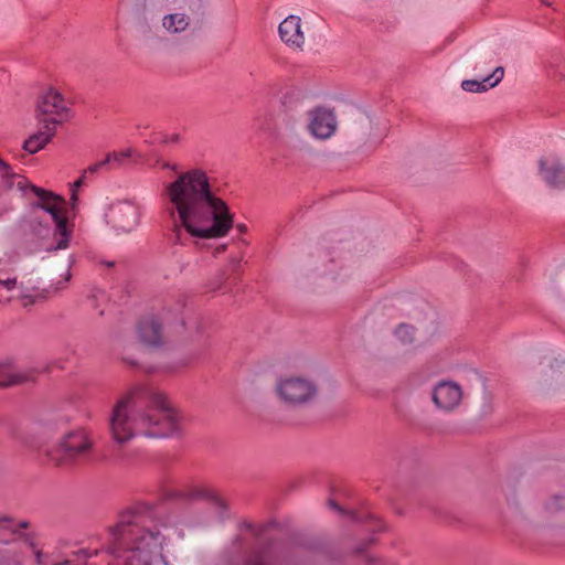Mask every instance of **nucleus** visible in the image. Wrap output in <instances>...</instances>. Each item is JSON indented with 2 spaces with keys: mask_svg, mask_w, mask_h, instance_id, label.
Returning <instances> with one entry per match:
<instances>
[{
  "mask_svg": "<svg viewBox=\"0 0 565 565\" xmlns=\"http://www.w3.org/2000/svg\"><path fill=\"white\" fill-rule=\"evenodd\" d=\"M39 129L32 134L24 142L23 149L33 154L42 150L47 143L52 141L56 134V128L46 125H38Z\"/></svg>",
  "mask_w": 565,
  "mask_h": 565,
  "instance_id": "15",
  "label": "nucleus"
},
{
  "mask_svg": "<svg viewBox=\"0 0 565 565\" xmlns=\"http://www.w3.org/2000/svg\"><path fill=\"white\" fill-rule=\"evenodd\" d=\"M329 505H330L332 509H334V510H337V511H339V512H341V511H342V510L340 509V507H339L335 502H333L332 500H330V501H329Z\"/></svg>",
  "mask_w": 565,
  "mask_h": 565,
  "instance_id": "26",
  "label": "nucleus"
},
{
  "mask_svg": "<svg viewBox=\"0 0 565 565\" xmlns=\"http://www.w3.org/2000/svg\"><path fill=\"white\" fill-rule=\"evenodd\" d=\"M0 177L6 180V182L8 183V185L10 186L11 183L9 182L11 178H15V174L12 172V169L11 167L4 162L1 158H0Z\"/></svg>",
  "mask_w": 565,
  "mask_h": 565,
  "instance_id": "22",
  "label": "nucleus"
},
{
  "mask_svg": "<svg viewBox=\"0 0 565 565\" xmlns=\"http://www.w3.org/2000/svg\"><path fill=\"white\" fill-rule=\"evenodd\" d=\"M413 334L414 328L407 324H399L395 330V335L403 343L411 342L413 340Z\"/></svg>",
  "mask_w": 565,
  "mask_h": 565,
  "instance_id": "21",
  "label": "nucleus"
},
{
  "mask_svg": "<svg viewBox=\"0 0 565 565\" xmlns=\"http://www.w3.org/2000/svg\"><path fill=\"white\" fill-rule=\"evenodd\" d=\"M308 130L317 139H328L337 130V118L332 110L315 108L308 113Z\"/></svg>",
  "mask_w": 565,
  "mask_h": 565,
  "instance_id": "8",
  "label": "nucleus"
},
{
  "mask_svg": "<svg viewBox=\"0 0 565 565\" xmlns=\"http://www.w3.org/2000/svg\"><path fill=\"white\" fill-rule=\"evenodd\" d=\"M189 25V19L183 13H171L162 19V26L170 33L184 31Z\"/></svg>",
  "mask_w": 565,
  "mask_h": 565,
  "instance_id": "16",
  "label": "nucleus"
},
{
  "mask_svg": "<svg viewBox=\"0 0 565 565\" xmlns=\"http://www.w3.org/2000/svg\"><path fill=\"white\" fill-rule=\"evenodd\" d=\"M172 220V243L185 245L189 237H225L234 225V213L214 191L212 179L201 168L180 172L161 192Z\"/></svg>",
  "mask_w": 565,
  "mask_h": 565,
  "instance_id": "1",
  "label": "nucleus"
},
{
  "mask_svg": "<svg viewBox=\"0 0 565 565\" xmlns=\"http://www.w3.org/2000/svg\"><path fill=\"white\" fill-rule=\"evenodd\" d=\"M28 379L25 373L17 372L9 365H0V386L20 384Z\"/></svg>",
  "mask_w": 565,
  "mask_h": 565,
  "instance_id": "17",
  "label": "nucleus"
},
{
  "mask_svg": "<svg viewBox=\"0 0 565 565\" xmlns=\"http://www.w3.org/2000/svg\"><path fill=\"white\" fill-rule=\"evenodd\" d=\"M543 179L555 189L565 188V167L555 156H547L539 162Z\"/></svg>",
  "mask_w": 565,
  "mask_h": 565,
  "instance_id": "12",
  "label": "nucleus"
},
{
  "mask_svg": "<svg viewBox=\"0 0 565 565\" xmlns=\"http://www.w3.org/2000/svg\"><path fill=\"white\" fill-rule=\"evenodd\" d=\"M248 565H264V563L260 561V558L257 556L255 559H253Z\"/></svg>",
  "mask_w": 565,
  "mask_h": 565,
  "instance_id": "27",
  "label": "nucleus"
},
{
  "mask_svg": "<svg viewBox=\"0 0 565 565\" xmlns=\"http://www.w3.org/2000/svg\"><path fill=\"white\" fill-rule=\"evenodd\" d=\"M275 391L282 403L291 406L308 404L317 395V386L311 380L296 375L279 379Z\"/></svg>",
  "mask_w": 565,
  "mask_h": 565,
  "instance_id": "6",
  "label": "nucleus"
},
{
  "mask_svg": "<svg viewBox=\"0 0 565 565\" xmlns=\"http://www.w3.org/2000/svg\"><path fill=\"white\" fill-rule=\"evenodd\" d=\"M131 156L132 150L130 148L113 151L105 157V162L108 163L109 169H115L125 164Z\"/></svg>",
  "mask_w": 565,
  "mask_h": 565,
  "instance_id": "19",
  "label": "nucleus"
},
{
  "mask_svg": "<svg viewBox=\"0 0 565 565\" xmlns=\"http://www.w3.org/2000/svg\"><path fill=\"white\" fill-rule=\"evenodd\" d=\"M181 415L162 392L140 385L122 395L108 417V431L117 445L137 435L162 438L180 428Z\"/></svg>",
  "mask_w": 565,
  "mask_h": 565,
  "instance_id": "2",
  "label": "nucleus"
},
{
  "mask_svg": "<svg viewBox=\"0 0 565 565\" xmlns=\"http://www.w3.org/2000/svg\"><path fill=\"white\" fill-rule=\"evenodd\" d=\"M34 115L38 125L57 129L70 118L68 103L56 88L47 87L36 99Z\"/></svg>",
  "mask_w": 565,
  "mask_h": 565,
  "instance_id": "5",
  "label": "nucleus"
},
{
  "mask_svg": "<svg viewBox=\"0 0 565 565\" xmlns=\"http://www.w3.org/2000/svg\"><path fill=\"white\" fill-rule=\"evenodd\" d=\"M0 530L13 534L14 527H13L12 521L9 519H6V518L0 519Z\"/></svg>",
  "mask_w": 565,
  "mask_h": 565,
  "instance_id": "25",
  "label": "nucleus"
},
{
  "mask_svg": "<svg viewBox=\"0 0 565 565\" xmlns=\"http://www.w3.org/2000/svg\"><path fill=\"white\" fill-rule=\"evenodd\" d=\"M70 278H71V274H70V273H67V274H66V278H65V280H66V281H68V280H70Z\"/></svg>",
  "mask_w": 565,
  "mask_h": 565,
  "instance_id": "30",
  "label": "nucleus"
},
{
  "mask_svg": "<svg viewBox=\"0 0 565 565\" xmlns=\"http://www.w3.org/2000/svg\"><path fill=\"white\" fill-rule=\"evenodd\" d=\"M237 228H238V231H241V232H244V231L246 230L245 225H243V224H242V225H238V226H237Z\"/></svg>",
  "mask_w": 565,
  "mask_h": 565,
  "instance_id": "29",
  "label": "nucleus"
},
{
  "mask_svg": "<svg viewBox=\"0 0 565 565\" xmlns=\"http://www.w3.org/2000/svg\"><path fill=\"white\" fill-rule=\"evenodd\" d=\"M92 447L93 440L85 429H77L66 434L60 443V448L64 451L65 457L70 459L88 454Z\"/></svg>",
  "mask_w": 565,
  "mask_h": 565,
  "instance_id": "11",
  "label": "nucleus"
},
{
  "mask_svg": "<svg viewBox=\"0 0 565 565\" xmlns=\"http://www.w3.org/2000/svg\"><path fill=\"white\" fill-rule=\"evenodd\" d=\"M140 216V207L131 200L113 202L105 214L108 225L119 233H128L136 228Z\"/></svg>",
  "mask_w": 565,
  "mask_h": 565,
  "instance_id": "7",
  "label": "nucleus"
},
{
  "mask_svg": "<svg viewBox=\"0 0 565 565\" xmlns=\"http://www.w3.org/2000/svg\"><path fill=\"white\" fill-rule=\"evenodd\" d=\"M137 333L140 341L149 347H159L163 341L162 326L153 317L142 319L137 327Z\"/></svg>",
  "mask_w": 565,
  "mask_h": 565,
  "instance_id": "13",
  "label": "nucleus"
},
{
  "mask_svg": "<svg viewBox=\"0 0 565 565\" xmlns=\"http://www.w3.org/2000/svg\"><path fill=\"white\" fill-rule=\"evenodd\" d=\"M462 397V388L452 381L439 382L431 393L436 407L446 413L455 411L461 404Z\"/></svg>",
  "mask_w": 565,
  "mask_h": 565,
  "instance_id": "9",
  "label": "nucleus"
},
{
  "mask_svg": "<svg viewBox=\"0 0 565 565\" xmlns=\"http://www.w3.org/2000/svg\"><path fill=\"white\" fill-rule=\"evenodd\" d=\"M193 495L198 498H212V490L204 486H200L195 488Z\"/></svg>",
  "mask_w": 565,
  "mask_h": 565,
  "instance_id": "24",
  "label": "nucleus"
},
{
  "mask_svg": "<svg viewBox=\"0 0 565 565\" xmlns=\"http://www.w3.org/2000/svg\"><path fill=\"white\" fill-rule=\"evenodd\" d=\"M17 287V278L15 277H0V303L4 301H9L11 299V292Z\"/></svg>",
  "mask_w": 565,
  "mask_h": 565,
  "instance_id": "20",
  "label": "nucleus"
},
{
  "mask_svg": "<svg viewBox=\"0 0 565 565\" xmlns=\"http://www.w3.org/2000/svg\"><path fill=\"white\" fill-rule=\"evenodd\" d=\"M540 2L544 6L551 7L553 4L552 0H540Z\"/></svg>",
  "mask_w": 565,
  "mask_h": 565,
  "instance_id": "28",
  "label": "nucleus"
},
{
  "mask_svg": "<svg viewBox=\"0 0 565 565\" xmlns=\"http://www.w3.org/2000/svg\"><path fill=\"white\" fill-rule=\"evenodd\" d=\"M280 40L290 49L301 51L306 38L302 31V22L298 15H288L278 25Z\"/></svg>",
  "mask_w": 565,
  "mask_h": 565,
  "instance_id": "10",
  "label": "nucleus"
},
{
  "mask_svg": "<svg viewBox=\"0 0 565 565\" xmlns=\"http://www.w3.org/2000/svg\"><path fill=\"white\" fill-rule=\"evenodd\" d=\"M565 508V498L563 497H554L551 499V501L546 504V509L550 512H557Z\"/></svg>",
  "mask_w": 565,
  "mask_h": 565,
  "instance_id": "23",
  "label": "nucleus"
},
{
  "mask_svg": "<svg viewBox=\"0 0 565 565\" xmlns=\"http://www.w3.org/2000/svg\"><path fill=\"white\" fill-rule=\"evenodd\" d=\"M31 190L40 200V202L35 205V210L47 213L55 224L54 237L56 239V246L54 249L57 250L67 248L71 231L67 226L65 200L50 191H45L35 185H31Z\"/></svg>",
  "mask_w": 565,
  "mask_h": 565,
  "instance_id": "4",
  "label": "nucleus"
},
{
  "mask_svg": "<svg viewBox=\"0 0 565 565\" xmlns=\"http://www.w3.org/2000/svg\"><path fill=\"white\" fill-rule=\"evenodd\" d=\"M504 76V70L501 66L494 68L489 75L483 77L481 81L478 79H465L461 82V88L470 93H483L488 89L497 86Z\"/></svg>",
  "mask_w": 565,
  "mask_h": 565,
  "instance_id": "14",
  "label": "nucleus"
},
{
  "mask_svg": "<svg viewBox=\"0 0 565 565\" xmlns=\"http://www.w3.org/2000/svg\"><path fill=\"white\" fill-rule=\"evenodd\" d=\"M105 167H108V163L105 162V159L102 160V161H98L96 163H93L90 164L87 169H85L81 175L79 179H77L73 184H72V195H71V200L73 201V203L76 202L77 200V189L79 186H82L84 184V181L85 179L88 177V175H92L96 172H98L100 169L105 168Z\"/></svg>",
  "mask_w": 565,
  "mask_h": 565,
  "instance_id": "18",
  "label": "nucleus"
},
{
  "mask_svg": "<svg viewBox=\"0 0 565 565\" xmlns=\"http://www.w3.org/2000/svg\"><path fill=\"white\" fill-rule=\"evenodd\" d=\"M146 518L125 513L110 531L109 551L115 555L114 565H167L162 556L163 536L146 526ZM58 565H73L66 561Z\"/></svg>",
  "mask_w": 565,
  "mask_h": 565,
  "instance_id": "3",
  "label": "nucleus"
}]
</instances>
